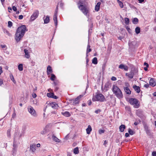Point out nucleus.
Instances as JSON below:
<instances>
[{"instance_id": "15", "label": "nucleus", "mask_w": 156, "mask_h": 156, "mask_svg": "<svg viewBox=\"0 0 156 156\" xmlns=\"http://www.w3.org/2000/svg\"><path fill=\"white\" fill-rule=\"evenodd\" d=\"M101 4V3L100 2H98L97 3L95 7V10L96 11L98 12L99 10Z\"/></svg>"}, {"instance_id": "6", "label": "nucleus", "mask_w": 156, "mask_h": 156, "mask_svg": "<svg viewBox=\"0 0 156 156\" xmlns=\"http://www.w3.org/2000/svg\"><path fill=\"white\" fill-rule=\"evenodd\" d=\"M28 109V112L32 115L35 117L37 116V115L36 112L33 107L30 106V107Z\"/></svg>"}, {"instance_id": "18", "label": "nucleus", "mask_w": 156, "mask_h": 156, "mask_svg": "<svg viewBox=\"0 0 156 156\" xmlns=\"http://www.w3.org/2000/svg\"><path fill=\"white\" fill-rule=\"evenodd\" d=\"M124 90L126 93L128 94H130L131 93V91L130 90L129 88L127 87H124Z\"/></svg>"}, {"instance_id": "10", "label": "nucleus", "mask_w": 156, "mask_h": 156, "mask_svg": "<svg viewBox=\"0 0 156 156\" xmlns=\"http://www.w3.org/2000/svg\"><path fill=\"white\" fill-rule=\"evenodd\" d=\"M119 68L120 69H124L125 71H127L128 69V67L126 66H125L123 64H121L119 66Z\"/></svg>"}, {"instance_id": "44", "label": "nucleus", "mask_w": 156, "mask_h": 156, "mask_svg": "<svg viewBox=\"0 0 156 156\" xmlns=\"http://www.w3.org/2000/svg\"><path fill=\"white\" fill-rule=\"evenodd\" d=\"M101 111V110L100 109H98L96 110H95V112L96 114H98V113H99V112H100Z\"/></svg>"}, {"instance_id": "8", "label": "nucleus", "mask_w": 156, "mask_h": 156, "mask_svg": "<svg viewBox=\"0 0 156 156\" xmlns=\"http://www.w3.org/2000/svg\"><path fill=\"white\" fill-rule=\"evenodd\" d=\"M129 102L130 104L134 105H136L138 103V101L137 99L134 98H131L129 99Z\"/></svg>"}, {"instance_id": "1", "label": "nucleus", "mask_w": 156, "mask_h": 156, "mask_svg": "<svg viewBox=\"0 0 156 156\" xmlns=\"http://www.w3.org/2000/svg\"><path fill=\"white\" fill-rule=\"evenodd\" d=\"M26 30V27L25 25L18 27L16 30L15 35V39L18 42L23 38Z\"/></svg>"}, {"instance_id": "13", "label": "nucleus", "mask_w": 156, "mask_h": 156, "mask_svg": "<svg viewBox=\"0 0 156 156\" xmlns=\"http://www.w3.org/2000/svg\"><path fill=\"white\" fill-rule=\"evenodd\" d=\"M72 101H73V105H76V104H78L79 102V99L78 97H77L75 99H73Z\"/></svg>"}, {"instance_id": "27", "label": "nucleus", "mask_w": 156, "mask_h": 156, "mask_svg": "<svg viewBox=\"0 0 156 156\" xmlns=\"http://www.w3.org/2000/svg\"><path fill=\"white\" fill-rule=\"evenodd\" d=\"M139 21L138 19L137 18H134L132 22L134 24H137Z\"/></svg>"}, {"instance_id": "51", "label": "nucleus", "mask_w": 156, "mask_h": 156, "mask_svg": "<svg viewBox=\"0 0 156 156\" xmlns=\"http://www.w3.org/2000/svg\"><path fill=\"white\" fill-rule=\"evenodd\" d=\"M23 18V16L22 15H20L19 16V19L21 20Z\"/></svg>"}, {"instance_id": "2", "label": "nucleus", "mask_w": 156, "mask_h": 156, "mask_svg": "<svg viewBox=\"0 0 156 156\" xmlns=\"http://www.w3.org/2000/svg\"><path fill=\"white\" fill-rule=\"evenodd\" d=\"M77 5L79 9L84 15L87 16L89 13V8L85 5H84L83 1L80 0L78 1Z\"/></svg>"}, {"instance_id": "30", "label": "nucleus", "mask_w": 156, "mask_h": 156, "mask_svg": "<svg viewBox=\"0 0 156 156\" xmlns=\"http://www.w3.org/2000/svg\"><path fill=\"white\" fill-rule=\"evenodd\" d=\"M90 46L89 44H88L87 48V49L86 51L87 52V53H89V52H90L91 51V49L90 48Z\"/></svg>"}, {"instance_id": "49", "label": "nucleus", "mask_w": 156, "mask_h": 156, "mask_svg": "<svg viewBox=\"0 0 156 156\" xmlns=\"http://www.w3.org/2000/svg\"><path fill=\"white\" fill-rule=\"evenodd\" d=\"M144 65L145 66H146V67H149V65L146 62H144Z\"/></svg>"}, {"instance_id": "45", "label": "nucleus", "mask_w": 156, "mask_h": 156, "mask_svg": "<svg viewBox=\"0 0 156 156\" xmlns=\"http://www.w3.org/2000/svg\"><path fill=\"white\" fill-rule=\"evenodd\" d=\"M13 149H15L17 147V145L15 144L14 142H13Z\"/></svg>"}, {"instance_id": "23", "label": "nucleus", "mask_w": 156, "mask_h": 156, "mask_svg": "<svg viewBox=\"0 0 156 156\" xmlns=\"http://www.w3.org/2000/svg\"><path fill=\"white\" fill-rule=\"evenodd\" d=\"M125 126L124 125H121L119 127L120 131L121 132H123L125 129Z\"/></svg>"}, {"instance_id": "52", "label": "nucleus", "mask_w": 156, "mask_h": 156, "mask_svg": "<svg viewBox=\"0 0 156 156\" xmlns=\"http://www.w3.org/2000/svg\"><path fill=\"white\" fill-rule=\"evenodd\" d=\"M126 29L129 32V31L130 30V28L128 26H126Z\"/></svg>"}, {"instance_id": "22", "label": "nucleus", "mask_w": 156, "mask_h": 156, "mask_svg": "<svg viewBox=\"0 0 156 156\" xmlns=\"http://www.w3.org/2000/svg\"><path fill=\"white\" fill-rule=\"evenodd\" d=\"M52 71L50 66H48L47 68V73L49 75L50 73H52Z\"/></svg>"}, {"instance_id": "29", "label": "nucleus", "mask_w": 156, "mask_h": 156, "mask_svg": "<svg viewBox=\"0 0 156 156\" xmlns=\"http://www.w3.org/2000/svg\"><path fill=\"white\" fill-rule=\"evenodd\" d=\"M92 62L94 64H97L98 63L97 58L96 57L94 58L92 60Z\"/></svg>"}, {"instance_id": "47", "label": "nucleus", "mask_w": 156, "mask_h": 156, "mask_svg": "<svg viewBox=\"0 0 156 156\" xmlns=\"http://www.w3.org/2000/svg\"><path fill=\"white\" fill-rule=\"evenodd\" d=\"M16 114L15 112H14L13 113L12 115V117L13 119L15 118L16 117Z\"/></svg>"}, {"instance_id": "58", "label": "nucleus", "mask_w": 156, "mask_h": 156, "mask_svg": "<svg viewBox=\"0 0 156 156\" xmlns=\"http://www.w3.org/2000/svg\"><path fill=\"white\" fill-rule=\"evenodd\" d=\"M129 134L128 133H125V136L126 137H129Z\"/></svg>"}, {"instance_id": "17", "label": "nucleus", "mask_w": 156, "mask_h": 156, "mask_svg": "<svg viewBox=\"0 0 156 156\" xmlns=\"http://www.w3.org/2000/svg\"><path fill=\"white\" fill-rule=\"evenodd\" d=\"M62 114L66 117H69L71 115V114L68 111H66L65 112H62Z\"/></svg>"}, {"instance_id": "7", "label": "nucleus", "mask_w": 156, "mask_h": 156, "mask_svg": "<svg viewBox=\"0 0 156 156\" xmlns=\"http://www.w3.org/2000/svg\"><path fill=\"white\" fill-rule=\"evenodd\" d=\"M38 14V11L37 10L31 16L30 19V20L31 21H33L34 20L37 18V17Z\"/></svg>"}, {"instance_id": "42", "label": "nucleus", "mask_w": 156, "mask_h": 156, "mask_svg": "<svg viewBox=\"0 0 156 156\" xmlns=\"http://www.w3.org/2000/svg\"><path fill=\"white\" fill-rule=\"evenodd\" d=\"M141 121L140 119H139L138 121L135 122L134 123V125L135 126L137 125L139 123H140Z\"/></svg>"}, {"instance_id": "53", "label": "nucleus", "mask_w": 156, "mask_h": 156, "mask_svg": "<svg viewBox=\"0 0 156 156\" xmlns=\"http://www.w3.org/2000/svg\"><path fill=\"white\" fill-rule=\"evenodd\" d=\"M86 66H87L88 65V62L89 61L88 58H86Z\"/></svg>"}, {"instance_id": "57", "label": "nucleus", "mask_w": 156, "mask_h": 156, "mask_svg": "<svg viewBox=\"0 0 156 156\" xmlns=\"http://www.w3.org/2000/svg\"><path fill=\"white\" fill-rule=\"evenodd\" d=\"M52 98L55 99H57V98H58V97L55 95L54 94L53 96V97Z\"/></svg>"}, {"instance_id": "11", "label": "nucleus", "mask_w": 156, "mask_h": 156, "mask_svg": "<svg viewBox=\"0 0 156 156\" xmlns=\"http://www.w3.org/2000/svg\"><path fill=\"white\" fill-rule=\"evenodd\" d=\"M150 85L152 87H154L156 85V83L154 78H151L149 81Z\"/></svg>"}, {"instance_id": "55", "label": "nucleus", "mask_w": 156, "mask_h": 156, "mask_svg": "<svg viewBox=\"0 0 156 156\" xmlns=\"http://www.w3.org/2000/svg\"><path fill=\"white\" fill-rule=\"evenodd\" d=\"M119 3V5H120V7L121 8H123V4H122V2H121V3Z\"/></svg>"}, {"instance_id": "4", "label": "nucleus", "mask_w": 156, "mask_h": 156, "mask_svg": "<svg viewBox=\"0 0 156 156\" xmlns=\"http://www.w3.org/2000/svg\"><path fill=\"white\" fill-rule=\"evenodd\" d=\"M96 95L94 96H93L92 98V101H98L102 102L106 100L104 96L102 94L96 93Z\"/></svg>"}, {"instance_id": "56", "label": "nucleus", "mask_w": 156, "mask_h": 156, "mask_svg": "<svg viewBox=\"0 0 156 156\" xmlns=\"http://www.w3.org/2000/svg\"><path fill=\"white\" fill-rule=\"evenodd\" d=\"M32 97L34 98H35L37 97V95L36 94L34 93V94H32Z\"/></svg>"}, {"instance_id": "32", "label": "nucleus", "mask_w": 156, "mask_h": 156, "mask_svg": "<svg viewBox=\"0 0 156 156\" xmlns=\"http://www.w3.org/2000/svg\"><path fill=\"white\" fill-rule=\"evenodd\" d=\"M73 153L75 154H78L79 153L78 148V147L75 148L73 150Z\"/></svg>"}, {"instance_id": "19", "label": "nucleus", "mask_w": 156, "mask_h": 156, "mask_svg": "<svg viewBox=\"0 0 156 156\" xmlns=\"http://www.w3.org/2000/svg\"><path fill=\"white\" fill-rule=\"evenodd\" d=\"M43 19L44 20V23H48L49 22L50 18L49 16H46V18L44 19V17Z\"/></svg>"}, {"instance_id": "39", "label": "nucleus", "mask_w": 156, "mask_h": 156, "mask_svg": "<svg viewBox=\"0 0 156 156\" xmlns=\"http://www.w3.org/2000/svg\"><path fill=\"white\" fill-rule=\"evenodd\" d=\"M10 79H11V80L13 81V82L14 83H16V82L15 80H14L13 76V75H10Z\"/></svg>"}, {"instance_id": "64", "label": "nucleus", "mask_w": 156, "mask_h": 156, "mask_svg": "<svg viewBox=\"0 0 156 156\" xmlns=\"http://www.w3.org/2000/svg\"><path fill=\"white\" fill-rule=\"evenodd\" d=\"M8 9L9 10V12H10V11L9 10H12V8L10 7H8Z\"/></svg>"}, {"instance_id": "14", "label": "nucleus", "mask_w": 156, "mask_h": 156, "mask_svg": "<svg viewBox=\"0 0 156 156\" xmlns=\"http://www.w3.org/2000/svg\"><path fill=\"white\" fill-rule=\"evenodd\" d=\"M133 88L137 93H139L140 92V90L139 87L136 86V85H134L133 86Z\"/></svg>"}, {"instance_id": "46", "label": "nucleus", "mask_w": 156, "mask_h": 156, "mask_svg": "<svg viewBox=\"0 0 156 156\" xmlns=\"http://www.w3.org/2000/svg\"><path fill=\"white\" fill-rule=\"evenodd\" d=\"M111 80L113 81H115L117 79L114 76H112L111 79Z\"/></svg>"}, {"instance_id": "16", "label": "nucleus", "mask_w": 156, "mask_h": 156, "mask_svg": "<svg viewBox=\"0 0 156 156\" xmlns=\"http://www.w3.org/2000/svg\"><path fill=\"white\" fill-rule=\"evenodd\" d=\"M24 52L25 54V57L27 58H29L30 57V55L28 50L27 49H24Z\"/></svg>"}, {"instance_id": "34", "label": "nucleus", "mask_w": 156, "mask_h": 156, "mask_svg": "<svg viewBox=\"0 0 156 156\" xmlns=\"http://www.w3.org/2000/svg\"><path fill=\"white\" fill-rule=\"evenodd\" d=\"M54 94V93H47V96L48 97L52 98Z\"/></svg>"}, {"instance_id": "41", "label": "nucleus", "mask_w": 156, "mask_h": 156, "mask_svg": "<svg viewBox=\"0 0 156 156\" xmlns=\"http://www.w3.org/2000/svg\"><path fill=\"white\" fill-rule=\"evenodd\" d=\"M12 25V23L10 21H9L8 22V27H10Z\"/></svg>"}, {"instance_id": "5", "label": "nucleus", "mask_w": 156, "mask_h": 156, "mask_svg": "<svg viewBox=\"0 0 156 156\" xmlns=\"http://www.w3.org/2000/svg\"><path fill=\"white\" fill-rule=\"evenodd\" d=\"M58 6L57 5L55 9V13L53 16V20L55 22V26H56L58 24V21L57 17V15L58 13Z\"/></svg>"}, {"instance_id": "26", "label": "nucleus", "mask_w": 156, "mask_h": 156, "mask_svg": "<svg viewBox=\"0 0 156 156\" xmlns=\"http://www.w3.org/2000/svg\"><path fill=\"white\" fill-rule=\"evenodd\" d=\"M50 105L52 108H55L57 104H56L55 102H52L50 103Z\"/></svg>"}, {"instance_id": "9", "label": "nucleus", "mask_w": 156, "mask_h": 156, "mask_svg": "<svg viewBox=\"0 0 156 156\" xmlns=\"http://www.w3.org/2000/svg\"><path fill=\"white\" fill-rule=\"evenodd\" d=\"M134 72L132 71H130L129 73H126V76H128V77L130 79H132L134 76Z\"/></svg>"}, {"instance_id": "36", "label": "nucleus", "mask_w": 156, "mask_h": 156, "mask_svg": "<svg viewBox=\"0 0 156 156\" xmlns=\"http://www.w3.org/2000/svg\"><path fill=\"white\" fill-rule=\"evenodd\" d=\"M18 68L20 71H22L23 70V65L21 64H20L18 66Z\"/></svg>"}, {"instance_id": "40", "label": "nucleus", "mask_w": 156, "mask_h": 156, "mask_svg": "<svg viewBox=\"0 0 156 156\" xmlns=\"http://www.w3.org/2000/svg\"><path fill=\"white\" fill-rule=\"evenodd\" d=\"M105 132V130L101 129H99L98 131L99 133L100 134H101L104 133Z\"/></svg>"}, {"instance_id": "28", "label": "nucleus", "mask_w": 156, "mask_h": 156, "mask_svg": "<svg viewBox=\"0 0 156 156\" xmlns=\"http://www.w3.org/2000/svg\"><path fill=\"white\" fill-rule=\"evenodd\" d=\"M136 33L137 34H139L140 32V29L139 27H136L135 29Z\"/></svg>"}, {"instance_id": "25", "label": "nucleus", "mask_w": 156, "mask_h": 156, "mask_svg": "<svg viewBox=\"0 0 156 156\" xmlns=\"http://www.w3.org/2000/svg\"><path fill=\"white\" fill-rule=\"evenodd\" d=\"M92 130V128L90 125H89L88 128L86 129L87 133V134H90Z\"/></svg>"}, {"instance_id": "12", "label": "nucleus", "mask_w": 156, "mask_h": 156, "mask_svg": "<svg viewBox=\"0 0 156 156\" xmlns=\"http://www.w3.org/2000/svg\"><path fill=\"white\" fill-rule=\"evenodd\" d=\"M36 150V146L35 144H31L30 146V150H31L33 153H34Z\"/></svg>"}, {"instance_id": "24", "label": "nucleus", "mask_w": 156, "mask_h": 156, "mask_svg": "<svg viewBox=\"0 0 156 156\" xmlns=\"http://www.w3.org/2000/svg\"><path fill=\"white\" fill-rule=\"evenodd\" d=\"M142 112L141 110H138L136 112V114L139 117H141L142 115Z\"/></svg>"}, {"instance_id": "3", "label": "nucleus", "mask_w": 156, "mask_h": 156, "mask_svg": "<svg viewBox=\"0 0 156 156\" xmlns=\"http://www.w3.org/2000/svg\"><path fill=\"white\" fill-rule=\"evenodd\" d=\"M112 90L114 93L118 98H122L123 95L122 92L117 86L113 85Z\"/></svg>"}, {"instance_id": "48", "label": "nucleus", "mask_w": 156, "mask_h": 156, "mask_svg": "<svg viewBox=\"0 0 156 156\" xmlns=\"http://www.w3.org/2000/svg\"><path fill=\"white\" fill-rule=\"evenodd\" d=\"M13 10L14 11H16L17 10V8L15 6H13L12 7Z\"/></svg>"}, {"instance_id": "21", "label": "nucleus", "mask_w": 156, "mask_h": 156, "mask_svg": "<svg viewBox=\"0 0 156 156\" xmlns=\"http://www.w3.org/2000/svg\"><path fill=\"white\" fill-rule=\"evenodd\" d=\"M144 128L146 133L149 134L150 133V130L149 129L148 126L146 125H144Z\"/></svg>"}, {"instance_id": "60", "label": "nucleus", "mask_w": 156, "mask_h": 156, "mask_svg": "<svg viewBox=\"0 0 156 156\" xmlns=\"http://www.w3.org/2000/svg\"><path fill=\"white\" fill-rule=\"evenodd\" d=\"M1 47L2 48H5L6 47V45H1Z\"/></svg>"}, {"instance_id": "54", "label": "nucleus", "mask_w": 156, "mask_h": 156, "mask_svg": "<svg viewBox=\"0 0 156 156\" xmlns=\"http://www.w3.org/2000/svg\"><path fill=\"white\" fill-rule=\"evenodd\" d=\"M152 155L153 156H156V152L153 151L152 153Z\"/></svg>"}, {"instance_id": "20", "label": "nucleus", "mask_w": 156, "mask_h": 156, "mask_svg": "<svg viewBox=\"0 0 156 156\" xmlns=\"http://www.w3.org/2000/svg\"><path fill=\"white\" fill-rule=\"evenodd\" d=\"M52 139L56 142L59 143L60 142V140L56 136H55L54 135H52Z\"/></svg>"}, {"instance_id": "43", "label": "nucleus", "mask_w": 156, "mask_h": 156, "mask_svg": "<svg viewBox=\"0 0 156 156\" xmlns=\"http://www.w3.org/2000/svg\"><path fill=\"white\" fill-rule=\"evenodd\" d=\"M47 133V130L46 129H44L41 132V133L42 135H44L46 134Z\"/></svg>"}, {"instance_id": "63", "label": "nucleus", "mask_w": 156, "mask_h": 156, "mask_svg": "<svg viewBox=\"0 0 156 156\" xmlns=\"http://www.w3.org/2000/svg\"><path fill=\"white\" fill-rule=\"evenodd\" d=\"M57 83L56 82H54L53 83V84L55 86H56L57 85Z\"/></svg>"}, {"instance_id": "59", "label": "nucleus", "mask_w": 156, "mask_h": 156, "mask_svg": "<svg viewBox=\"0 0 156 156\" xmlns=\"http://www.w3.org/2000/svg\"><path fill=\"white\" fill-rule=\"evenodd\" d=\"M144 87L147 88L149 87V85L148 84H145L144 85Z\"/></svg>"}, {"instance_id": "38", "label": "nucleus", "mask_w": 156, "mask_h": 156, "mask_svg": "<svg viewBox=\"0 0 156 156\" xmlns=\"http://www.w3.org/2000/svg\"><path fill=\"white\" fill-rule=\"evenodd\" d=\"M10 131H11V129H9L7 131V135L8 136H11V134H10Z\"/></svg>"}, {"instance_id": "61", "label": "nucleus", "mask_w": 156, "mask_h": 156, "mask_svg": "<svg viewBox=\"0 0 156 156\" xmlns=\"http://www.w3.org/2000/svg\"><path fill=\"white\" fill-rule=\"evenodd\" d=\"M83 96V95H80L79 96H78L77 97H78L79 98V99H80V98H81Z\"/></svg>"}, {"instance_id": "33", "label": "nucleus", "mask_w": 156, "mask_h": 156, "mask_svg": "<svg viewBox=\"0 0 156 156\" xmlns=\"http://www.w3.org/2000/svg\"><path fill=\"white\" fill-rule=\"evenodd\" d=\"M125 23L126 25H128L129 24V19L128 18H125L124 19Z\"/></svg>"}, {"instance_id": "37", "label": "nucleus", "mask_w": 156, "mask_h": 156, "mask_svg": "<svg viewBox=\"0 0 156 156\" xmlns=\"http://www.w3.org/2000/svg\"><path fill=\"white\" fill-rule=\"evenodd\" d=\"M55 77H55V75L53 74H51V77L50 78V79L51 80L54 81V80L55 79Z\"/></svg>"}, {"instance_id": "50", "label": "nucleus", "mask_w": 156, "mask_h": 156, "mask_svg": "<svg viewBox=\"0 0 156 156\" xmlns=\"http://www.w3.org/2000/svg\"><path fill=\"white\" fill-rule=\"evenodd\" d=\"M3 84V81L1 79H0V86Z\"/></svg>"}, {"instance_id": "62", "label": "nucleus", "mask_w": 156, "mask_h": 156, "mask_svg": "<svg viewBox=\"0 0 156 156\" xmlns=\"http://www.w3.org/2000/svg\"><path fill=\"white\" fill-rule=\"evenodd\" d=\"M83 96V95H80L79 96H78L77 97H78L79 98V99H80V98H81Z\"/></svg>"}, {"instance_id": "31", "label": "nucleus", "mask_w": 156, "mask_h": 156, "mask_svg": "<svg viewBox=\"0 0 156 156\" xmlns=\"http://www.w3.org/2000/svg\"><path fill=\"white\" fill-rule=\"evenodd\" d=\"M129 133L131 135H133L135 133V132L131 129L130 128H129L128 129Z\"/></svg>"}, {"instance_id": "35", "label": "nucleus", "mask_w": 156, "mask_h": 156, "mask_svg": "<svg viewBox=\"0 0 156 156\" xmlns=\"http://www.w3.org/2000/svg\"><path fill=\"white\" fill-rule=\"evenodd\" d=\"M109 87V84L108 83H107L105 84L104 86V89L106 91H107L108 90Z\"/></svg>"}]
</instances>
